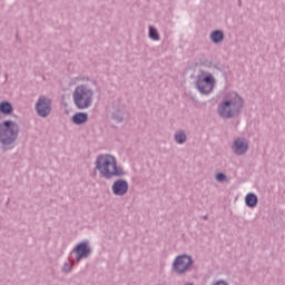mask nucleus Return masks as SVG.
<instances>
[{
  "mask_svg": "<svg viewBox=\"0 0 285 285\" xmlns=\"http://www.w3.org/2000/svg\"><path fill=\"white\" fill-rule=\"evenodd\" d=\"M95 168L105 179H112V177L126 176L124 167L117 165V158L111 154H100L95 161Z\"/></svg>",
  "mask_w": 285,
  "mask_h": 285,
  "instance_id": "obj_1",
  "label": "nucleus"
},
{
  "mask_svg": "<svg viewBox=\"0 0 285 285\" xmlns=\"http://www.w3.org/2000/svg\"><path fill=\"white\" fill-rule=\"evenodd\" d=\"M244 110V98L233 91L225 96V99L218 105L217 114L222 119H233L239 117Z\"/></svg>",
  "mask_w": 285,
  "mask_h": 285,
  "instance_id": "obj_2",
  "label": "nucleus"
},
{
  "mask_svg": "<svg viewBox=\"0 0 285 285\" xmlns=\"http://www.w3.org/2000/svg\"><path fill=\"white\" fill-rule=\"evenodd\" d=\"M19 139V124L12 120H3L0 124V144L4 150H12L14 141Z\"/></svg>",
  "mask_w": 285,
  "mask_h": 285,
  "instance_id": "obj_3",
  "label": "nucleus"
},
{
  "mask_svg": "<svg viewBox=\"0 0 285 285\" xmlns=\"http://www.w3.org/2000/svg\"><path fill=\"white\" fill-rule=\"evenodd\" d=\"M92 97H95V91L86 85L77 86L72 94L73 104L78 110L90 108L92 106Z\"/></svg>",
  "mask_w": 285,
  "mask_h": 285,
  "instance_id": "obj_4",
  "label": "nucleus"
},
{
  "mask_svg": "<svg viewBox=\"0 0 285 285\" xmlns=\"http://www.w3.org/2000/svg\"><path fill=\"white\" fill-rule=\"evenodd\" d=\"M193 264H195L193 256L181 254L176 256L174 259L171 264V271L173 273H176V275H184L185 273H190Z\"/></svg>",
  "mask_w": 285,
  "mask_h": 285,
  "instance_id": "obj_5",
  "label": "nucleus"
},
{
  "mask_svg": "<svg viewBox=\"0 0 285 285\" xmlns=\"http://www.w3.org/2000/svg\"><path fill=\"white\" fill-rule=\"evenodd\" d=\"M215 88V77L208 71H202L196 77V89L200 95H210Z\"/></svg>",
  "mask_w": 285,
  "mask_h": 285,
  "instance_id": "obj_6",
  "label": "nucleus"
},
{
  "mask_svg": "<svg viewBox=\"0 0 285 285\" xmlns=\"http://www.w3.org/2000/svg\"><path fill=\"white\" fill-rule=\"evenodd\" d=\"M35 110L38 117H41L42 119L50 117V114L52 112V99L46 96H40L35 105Z\"/></svg>",
  "mask_w": 285,
  "mask_h": 285,
  "instance_id": "obj_7",
  "label": "nucleus"
},
{
  "mask_svg": "<svg viewBox=\"0 0 285 285\" xmlns=\"http://www.w3.org/2000/svg\"><path fill=\"white\" fill-rule=\"evenodd\" d=\"M76 255V262H81V259H88L92 255V247H90L89 240H82L78 243L71 250Z\"/></svg>",
  "mask_w": 285,
  "mask_h": 285,
  "instance_id": "obj_8",
  "label": "nucleus"
},
{
  "mask_svg": "<svg viewBox=\"0 0 285 285\" xmlns=\"http://www.w3.org/2000/svg\"><path fill=\"white\" fill-rule=\"evenodd\" d=\"M128 180L126 179H117L114 181L111 186V190L116 197H124V195L128 194Z\"/></svg>",
  "mask_w": 285,
  "mask_h": 285,
  "instance_id": "obj_9",
  "label": "nucleus"
},
{
  "mask_svg": "<svg viewBox=\"0 0 285 285\" xmlns=\"http://www.w3.org/2000/svg\"><path fill=\"white\" fill-rule=\"evenodd\" d=\"M232 150L234 155H246L248 153V142L246 138H236L232 145Z\"/></svg>",
  "mask_w": 285,
  "mask_h": 285,
  "instance_id": "obj_10",
  "label": "nucleus"
},
{
  "mask_svg": "<svg viewBox=\"0 0 285 285\" xmlns=\"http://www.w3.org/2000/svg\"><path fill=\"white\" fill-rule=\"evenodd\" d=\"M71 121L75 126H83V124H88V112H76L71 117Z\"/></svg>",
  "mask_w": 285,
  "mask_h": 285,
  "instance_id": "obj_11",
  "label": "nucleus"
},
{
  "mask_svg": "<svg viewBox=\"0 0 285 285\" xmlns=\"http://www.w3.org/2000/svg\"><path fill=\"white\" fill-rule=\"evenodd\" d=\"M209 39H210L212 43H215V45H219V43L224 42V39H225L224 31L220 29H216V30L212 31L209 35Z\"/></svg>",
  "mask_w": 285,
  "mask_h": 285,
  "instance_id": "obj_12",
  "label": "nucleus"
},
{
  "mask_svg": "<svg viewBox=\"0 0 285 285\" xmlns=\"http://www.w3.org/2000/svg\"><path fill=\"white\" fill-rule=\"evenodd\" d=\"M257 204H259V198H257L255 193H248L245 196V206H247V208H256Z\"/></svg>",
  "mask_w": 285,
  "mask_h": 285,
  "instance_id": "obj_13",
  "label": "nucleus"
},
{
  "mask_svg": "<svg viewBox=\"0 0 285 285\" xmlns=\"http://www.w3.org/2000/svg\"><path fill=\"white\" fill-rule=\"evenodd\" d=\"M14 112V107L12 106V102L8 100H2L0 102V115H12Z\"/></svg>",
  "mask_w": 285,
  "mask_h": 285,
  "instance_id": "obj_14",
  "label": "nucleus"
},
{
  "mask_svg": "<svg viewBox=\"0 0 285 285\" xmlns=\"http://www.w3.org/2000/svg\"><path fill=\"white\" fill-rule=\"evenodd\" d=\"M124 115H125L124 109L116 107L114 109V111L111 112V119L116 124H121V122H124Z\"/></svg>",
  "mask_w": 285,
  "mask_h": 285,
  "instance_id": "obj_15",
  "label": "nucleus"
},
{
  "mask_svg": "<svg viewBox=\"0 0 285 285\" xmlns=\"http://www.w3.org/2000/svg\"><path fill=\"white\" fill-rule=\"evenodd\" d=\"M174 139L176 144H179V145L186 144V139H187L186 131L184 130L176 131L174 135Z\"/></svg>",
  "mask_w": 285,
  "mask_h": 285,
  "instance_id": "obj_16",
  "label": "nucleus"
},
{
  "mask_svg": "<svg viewBox=\"0 0 285 285\" xmlns=\"http://www.w3.org/2000/svg\"><path fill=\"white\" fill-rule=\"evenodd\" d=\"M148 37L149 39H151V41H159L160 37L159 31H157V28L149 26Z\"/></svg>",
  "mask_w": 285,
  "mask_h": 285,
  "instance_id": "obj_17",
  "label": "nucleus"
},
{
  "mask_svg": "<svg viewBox=\"0 0 285 285\" xmlns=\"http://www.w3.org/2000/svg\"><path fill=\"white\" fill-rule=\"evenodd\" d=\"M215 179L216 181H219V184H224V181H228V176L220 171L215 175Z\"/></svg>",
  "mask_w": 285,
  "mask_h": 285,
  "instance_id": "obj_18",
  "label": "nucleus"
},
{
  "mask_svg": "<svg viewBox=\"0 0 285 285\" xmlns=\"http://www.w3.org/2000/svg\"><path fill=\"white\" fill-rule=\"evenodd\" d=\"M72 272V266L70 264L65 263L62 266V273H71Z\"/></svg>",
  "mask_w": 285,
  "mask_h": 285,
  "instance_id": "obj_19",
  "label": "nucleus"
},
{
  "mask_svg": "<svg viewBox=\"0 0 285 285\" xmlns=\"http://www.w3.org/2000/svg\"><path fill=\"white\" fill-rule=\"evenodd\" d=\"M214 68H215L216 70H218L219 72H222V68H219V66L214 65Z\"/></svg>",
  "mask_w": 285,
  "mask_h": 285,
  "instance_id": "obj_20",
  "label": "nucleus"
},
{
  "mask_svg": "<svg viewBox=\"0 0 285 285\" xmlns=\"http://www.w3.org/2000/svg\"><path fill=\"white\" fill-rule=\"evenodd\" d=\"M203 219L206 222V220H208V215H205L204 217H203Z\"/></svg>",
  "mask_w": 285,
  "mask_h": 285,
  "instance_id": "obj_21",
  "label": "nucleus"
},
{
  "mask_svg": "<svg viewBox=\"0 0 285 285\" xmlns=\"http://www.w3.org/2000/svg\"><path fill=\"white\" fill-rule=\"evenodd\" d=\"M238 8H242V0H238Z\"/></svg>",
  "mask_w": 285,
  "mask_h": 285,
  "instance_id": "obj_22",
  "label": "nucleus"
},
{
  "mask_svg": "<svg viewBox=\"0 0 285 285\" xmlns=\"http://www.w3.org/2000/svg\"><path fill=\"white\" fill-rule=\"evenodd\" d=\"M185 285H195V284H193V283H186Z\"/></svg>",
  "mask_w": 285,
  "mask_h": 285,
  "instance_id": "obj_23",
  "label": "nucleus"
}]
</instances>
